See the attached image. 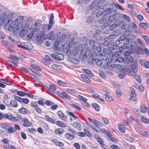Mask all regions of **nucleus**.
<instances>
[{
  "label": "nucleus",
  "mask_w": 149,
  "mask_h": 149,
  "mask_svg": "<svg viewBox=\"0 0 149 149\" xmlns=\"http://www.w3.org/2000/svg\"><path fill=\"white\" fill-rule=\"evenodd\" d=\"M21 120L24 122L23 125L24 127H29L32 125L31 123L26 118H21Z\"/></svg>",
  "instance_id": "nucleus-15"
},
{
  "label": "nucleus",
  "mask_w": 149,
  "mask_h": 149,
  "mask_svg": "<svg viewBox=\"0 0 149 149\" xmlns=\"http://www.w3.org/2000/svg\"><path fill=\"white\" fill-rule=\"evenodd\" d=\"M100 131L102 132L105 134H106L107 136L108 135H109L110 134L111 135V133L105 128H102L101 129Z\"/></svg>",
  "instance_id": "nucleus-45"
},
{
  "label": "nucleus",
  "mask_w": 149,
  "mask_h": 149,
  "mask_svg": "<svg viewBox=\"0 0 149 149\" xmlns=\"http://www.w3.org/2000/svg\"><path fill=\"white\" fill-rule=\"evenodd\" d=\"M45 119L47 121L53 124H54V120L48 115H46L44 116Z\"/></svg>",
  "instance_id": "nucleus-25"
},
{
  "label": "nucleus",
  "mask_w": 149,
  "mask_h": 149,
  "mask_svg": "<svg viewBox=\"0 0 149 149\" xmlns=\"http://www.w3.org/2000/svg\"><path fill=\"white\" fill-rule=\"evenodd\" d=\"M95 51H94V53H93L92 54L93 55H97L98 56L101 57V56H103V55L102 54H100L101 50L102 49L100 47H97L95 49Z\"/></svg>",
  "instance_id": "nucleus-13"
},
{
  "label": "nucleus",
  "mask_w": 149,
  "mask_h": 149,
  "mask_svg": "<svg viewBox=\"0 0 149 149\" xmlns=\"http://www.w3.org/2000/svg\"><path fill=\"white\" fill-rule=\"evenodd\" d=\"M131 68L133 72L135 73L138 70V65L137 64H134L131 66Z\"/></svg>",
  "instance_id": "nucleus-34"
},
{
  "label": "nucleus",
  "mask_w": 149,
  "mask_h": 149,
  "mask_svg": "<svg viewBox=\"0 0 149 149\" xmlns=\"http://www.w3.org/2000/svg\"><path fill=\"white\" fill-rule=\"evenodd\" d=\"M23 20V16H19L18 17L15 21V24L14 26L13 24L12 25H10V26L11 28H13L15 27L17 29V27L20 24H22V22Z\"/></svg>",
  "instance_id": "nucleus-11"
},
{
  "label": "nucleus",
  "mask_w": 149,
  "mask_h": 149,
  "mask_svg": "<svg viewBox=\"0 0 149 149\" xmlns=\"http://www.w3.org/2000/svg\"><path fill=\"white\" fill-rule=\"evenodd\" d=\"M70 106L73 108L76 109L80 111L81 109V108L79 106L77 105H76L74 104H71Z\"/></svg>",
  "instance_id": "nucleus-62"
},
{
  "label": "nucleus",
  "mask_w": 149,
  "mask_h": 149,
  "mask_svg": "<svg viewBox=\"0 0 149 149\" xmlns=\"http://www.w3.org/2000/svg\"><path fill=\"white\" fill-rule=\"evenodd\" d=\"M110 59H109L108 61H113L114 62H116L118 61L120 63H122L123 62H124V58L120 57H115L113 55V53L111 52L109 53Z\"/></svg>",
  "instance_id": "nucleus-7"
},
{
  "label": "nucleus",
  "mask_w": 149,
  "mask_h": 149,
  "mask_svg": "<svg viewBox=\"0 0 149 149\" xmlns=\"http://www.w3.org/2000/svg\"><path fill=\"white\" fill-rule=\"evenodd\" d=\"M6 17V13L5 12L3 13L1 15L0 19L2 22L5 19Z\"/></svg>",
  "instance_id": "nucleus-58"
},
{
  "label": "nucleus",
  "mask_w": 149,
  "mask_h": 149,
  "mask_svg": "<svg viewBox=\"0 0 149 149\" xmlns=\"http://www.w3.org/2000/svg\"><path fill=\"white\" fill-rule=\"evenodd\" d=\"M31 68L37 71H41V68L40 67L36 65L32 64L30 66Z\"/></svg>",
  "instance_id": "nucleus-24"
},
{
  "label": "nucleus",
  "mask_w": 149,
  "mask_h": 149,
  "mask_svg": "<svg viewBox=\"0 0 149 149\" xmlns=\"http://www.w3.org/2000/svg\"><path fill=\"white\" fill-rule=\"evenodd\" d=\"M127 39L126 36L124 34L123 35L120 37L119 39L117 40L116 41V43L117 45H119L121 43H124V42H125L127 40Z\"/></svg>",
  "instance_id": "nucleus-14"
},
{
  "label": "nucleus",
  "mask_w": 149,
  "mask_h": 149,
  "mask_svg": "<svg viewBox=\"0 0 149 149\" xmlns=\"http://www.w3.org/2000/svg\"><path fill=\"white\" fill-rule=\"evenodd\" d=\"M118 129L120 131L123 133L125 132V128L121 124H120L118 125Z\"/></svg>",
  "instance_id": "nucleus-37"
},
{
  "label": "nucleus",
  "mask_w": 149,
  "mask_h": 149,
  "mask_svg": "<svg viewBox=\"0 0 149 149\" xmlns=\"http://www.w3.org/2000/svg\"><path fill=\"white\" fill-rule=\"evenodd\" d=\"M147 110V108L144 106L141 107V111L143 113H145Z\"/></svg>",
  "instance_id": "nucleus-56"
},
{
  "label": "nucleus",
  "mask_w": 149,
  "mask_h": 149,
  "mask_svg": "<svg viewBox=\"0 0 149 149\" xmlns=\"http://www.w3.org/2000/svg\"><path fill=\"white\" fill-rule=\"evenodd\" d=\"M14 98L16 100L19 102H22V98L19 96H15L14 97Z\"/></svg>",
  "instance_id": "nucleus-57"
},
{
  "label": "nucleus",
  "mask_w": 149,
  "mask_h": 149,
  "mask_svg": "<svg viewBox=\"0 0 149 149\" xmlns=\"http://www.w3.org/2000/svg\"><path fill=\"white\" fill-rule=\"evenodd\" d=\"M95 63L97 65L100 66L102 63V62L101 60L96 58L95 60Z\"/></svg>",
  "instance_id": "nucleus-48"
},
{
  "label": "nucleus",
  "mask_w": 149,
  "mask_h": 149,
  "mask_svg": "<svg viewBox=\"0 0 149 149\" xmlns=\"http://www.w3.org/2000/svg\"><path fill=\"white\" fill-rule=\"evenodd\" d=\"M131 92L130 94V99H132L133 98L135 97L136 96V94L135 91V90L133 88H131Z\"/></svg>",
  "instance_id": "nucleus-28"
},
{
  "label": "nucleus",
  "mask_w": 149,
  "mask_h": 149,
  "mask_svg": "<svg viewBox=\"0 0 149 149\" xmlns=\"http://www.w3.org/2000/svg\"><path fill=\"white\" fill-rule=\"evenodd\" d=\"M141 122L144 123L149 124V119L145 118L142 116L141 118Z\"/></svg>",
  "instance_id": "nucleus-32"
},
{
  "label": "nucleus",
  "mask_w": 149,
  "mask_h": 149,
  "mask_svg": "<svg viewBox=\"0 0 149 149\" xmlns=\"http://www.w3.org/2000/svg\"><path fill=\"white\" fill-rule=\"evenodd\" d=\"M19 112L24 115H26L28 113V111L24 107H22L19 110Z\"/></svg>",
  "instance_id": "nucleus-29"
},
{
  "label": "nucleus",
  "mask_w": 149,
  "mask_h": 149,
  "mask_svg": "<svg viewBox=\"0 0 149 149\" xmlns=\"http://www.w3.org/2000/svg\"><path fill=\"white\" fill-rule=\"evenodd\" d=\"M97 2L95 1H93L90 6H88L87 9L88 10H91L93 9H95L96 10H97Z\"/></svg>",
  "instance_id": "nucleus-17"
},
{
  "label": "nucleus",
  "mask_w": 149,
  "mask_h": 149,
  "mask_svg": "<svg viewBox=\"0 0 149 149\" xmlns=\"http://www.w3.org/2000/svg\"><path fill=\"white\" fill-rule=\"evenodd\" d=\"M5 130H7L8 133H11L14 131L13 127L9 125H7Z\"/></svg>",
  "instance_id": "nucleus-26"
},
{
  "label": "nucleus",
  "mask_w": 149,
  "mask_h": 149,
  "mask_svg": "<svg viewBox=\"0 0 149 149\" xmlns=\"http://www.w3.org/2000/svg\"><path fill=\"white\" fill-rule=\"evenodd\" d=\"M29 24L28 22H25L24 24H20L17 27V29L19 32V35L22 37L25 36L28 32V30L30 31V29H29Z\"/></svg>",
  "instance_id": "nucleus-4"
},
{
  "label": "nucleus",
  "mask_w": 149,
  "mask_h": 149,
  "mask_svg": "<svg viewBox=\"0 0 149 149\" xmlns=\"http://www.w3.org/2000/svg\"><path fill=\"white\" fill-rule=\"evenodd\" d=\"M67 92L70 94L72 93H76V91L74 89H70L67 88L66 89Z\"/></svg>",
  "instance_id": "nucleus-55"
},
{
  "label": "nucleus",
  "mask_w": 149,
  "mask_h": 149,
  "mask_svg": "<svg viewBox=\"0 0 149 149\" xmlns=\"http://www.w3.org/2000/svg\"><path fill=\"white\" fill-rule=\"evenodd\" d=\"M122 23L118 21L114 22V24H112V26L115 28L120 26L121 24Z\"/></svg>",
  "instance_id": "nucleus-49"
},
{
  "label": "nucleus",
  "mask_w": 149,
  "mask_h": 149,
  "mask_svg": "<svg viewBox=\"0 0 149 149\" xmlns=\"http://www.w3.org/2000/svg\"><path fill=\"white\" fill-rule=\"evenodd\" d=\"M41 23L40 20L36 21L34 24H33L30 28V31L27 35V37L29 39L32 38L33 36L35 37L38 33L40 32V29L41 28Z\"/></svg>",
  "instance_id": "nucleus-2"
},
{
  "label": "nucleus",
  "mask_w": 149,
  "mask_h": 149,
  "mask_svg": "<svg viewBox=\"0 0 149 149\" xmlns=\"http://www.w3.org/2000/svg\"><path fill=\"white\" fill-rule=\"evenodd\" d=\"M130 121L132 123L133 122H135L136 123H138V121L137 120L135 119L131 115H130L129 117Z\"/></svg>",
  "instance_id": "nucleus-61"
},
{
  "label": "nucleus",
  "mask_w": 149,
  "mask_h": 149,
  "mask_svg": "<svg viewBox=\"0 0 149 149\" xmlns=\"http://www.w3.org/2000/svg\"><path fill=\"white\" fill-rule=\"evenodd\" d=\"M78 97L80 100L83 101L84 102H86L87 100V99H86L80 95H78Z\"/></svg>",
  "instance_id": "nucleus-59"
},
{
  "label": "nucleus",
  "mask_w": 149,
  "mask_h": 149,
  "mask_svg": "<svg viewBox=\"0 0 149 149\" xmlns=\"http://www.w3.org/2000/svg\"><path fill=\"white\" fill-rule=\"evenodd\" d=\"M67 43L65 44L63 50L66 52L67 54L69 56L71 55L72 54H77L79 55L80 57L82 56L84 58L86 57V52L85 49H84V46L82 44H79L78 47L73 49L71 47H70V44H68V45H66Z\"/></svg>",
  "instance_id": "nucleus-1"
},
{
  "label": "nucleus",
  "mask_w": 149,
  "mask_h": 149,
  "mask_svg": "<svg viewBox=\"0 0 149 149\" xmlns=\"http://www.w3.org/2000/svg\"><path fill=\"white\" fill-rule=\"evenodd\" d=\"M17 94L20 96L23 97L26 95L27 93L21 91H17Z\"/></svg>",
  "instance_id": "nucleus-43"
},
{
  "label": "nucleus",
  "mask_w": 149,
  "mask_h": 149,
  "mask_svg": "<svg viewBox=\"0 0 149 149\" xmlns=\"http://www.w3.org/2000/svg\"><path fill=\"white\" fill-rule=\"evenodd\" d=\"M45 58L43 60V61L44 63L46 65H49L50 64V62L52 61V59H51L49 56L47 55H46L45 56Z\"/></svg>",
  "instance_id": "nucleus-18"
},
{
  "label": "nucleus",
  "mask_w": 149,
  "mask_h": 149,
  "mask_svg": "<svg viewBox=\"0 0 149 149\" xmlns=\"http://www.w3.org/2000/svg\"><path fill=\"white\" fill-rule=\"evenodd\" d=\"M52 141L53 142L56 146L59 147H63L64 145L63 143L58 141L56 139H53Z\"/></svg>",
  "instance_id": "nucleus-23"
},
{
  "label": "nucleus",
  "mask_w": 149,
  "mask_h": 149,
  "mask_svg": "<svg viewBox=\"0 0 149 149\" xmlns=\"http://www.w3.org/2000/svg\"><path fill=\"white\" fill-rule=\"evenodd\" d=\"M11 59L14 61H17L19 60V57H16L13 55L12 56L10 57Z\"/></svg>",
  "instance_id": "nucleus-63"
},
{
  "label": "nucleus",
  "mask_w": 149,
  "mask_h": 149,
  "mask_svg": "<svg viewBox=\"0 0 149 149\" xmlns=\"http://www.w3.org/2000/svg\"><path fill=\"white\" fill-rule=\"evenodd\" d=\"M81 76L84 81L86 82L89 83L91 82V80L87 76L84 74H81Z\"/></svg>",
  "instance_id": "nucleus-21"
},
{
  "label": "nucleus",
  "mask_w": 149,
  "mask_h": 149,
  "mask_svg": "<svg viewBox=\"0 0 149 149\" xmlns=\"http://www.w3.org/2000/svg\"><path fill=\"white\" fill-rule=\"evenodd\" d=\"M122 17L126 21L130 22V17L127 15L125 14H123L122 15Z\"/></svg>",
  "instance_id": "nucleus-46"
},
{
  "label": "nucleus",
  "mask_w": 149,
  "mask_h": 149,
  "mask_svg": "<svg viewBox=\"0 0 149 149\" xmlns=\"http://www.w3.org/2000/svg\"><path fill=\"white\" fill-rule=\"evenodd\" d=\"M56 124V125L60 127H64L65 125V124L63 122L60 121H54V124Z\"/></svg>",
  "instance_id": "nucleus-27"
},
{
  "label": "nucleus",
  "mask_w": 149,
  "mask_h": 149,
  "mask_svg": "<svg viewBox=\"0 0 149 149\" xmlns=\"http://www.w3.org/2000/svg\"><path fill=\"white\" fill-rule=\"evenodd\" d=\"M140 26L144 29L148 28L149 27L148 25V24L143 22L140 23Z\"/></svg>",
  "instance_id": "nucleus-41"
},
{
  "label": "nucleus",
  "mask_w": 149,
  "mask_h": 149,
  "mask_svg": "<svg viewBox=\"0 0 149 149\" xmlns=\"http://www.w3.org/2000/svg\"><path fill=\"white\" fill-rule=\"evenodd\" d=\"M68 60L71 62L75 64H77L79 63V61L78 59H75L69 57L68 58Z\"/></svg>",
  "instance_id": "nucleus-31"
},
{
  "label": "nucleus",
  "mask_w": 149,
  "mask_h": 149,
  "mask_svg": "<svg viewBox=\"0 0 149 149\" xmlns=\"http://www.w3.org/2000/svg\"><path fill=\"white\" fill-rule=\"evenodd\" d=\"M59 118L64 121H66L67 120V116L64 115L61 110L57 112Z\"/></svg>",
  "instance_id": "nucleus-16"
},
{
  "label": "nucleus",
  "mask_w": 149,
  "mask_h": 149,
  "mask_svg": "<svg viewBox=\"0 0 149 149\" xmlns=\"http://www.w3.org/2000/svg\"><path fill=\"white\" fill-rule=\"evenodd\" d=\"M65 136L66 139L70 140H72L74 138V135L73 134L67 132L65 134Z\"/></svg>",
  "instance_id": "nucleus-22"
},
{
  "label": "nucleus",
  "mask_w": 149,
  "mask_h": 149,
  "mask_svg": "<svg viewBox=\"0 0 149 149\" xmlns=\"http://www.w3.org/2000/svg\"><path fill=\"white\" fill-rule=\"evenodd\" d=\"M88 119L89 121L90 125L91 128L93 130H95L96 132H97V131L93 126V124L96 125V127H98V126H102L103 125V124L102 123L97 120L94 119H92L90 117L88 118Z\"/></svg>",
  "instance_id": "nucleus-8"
},
{
  "label": "nucleus",
  "mask_w": 149,
  "mask_h": 149,
  "mask_svg": "<svg viewBox=\"0 0 149 149\" xmlns=\"http://www.w3.org/2000/svg\"><path fill=\"white\" fill-rule=\"evenodd\" d=\"M7 64L10 66L13 67H15L17 66L16 63L9 61H7Z\"/></svg>",
  "instance_id": "nucleus-40"
},
{
  "label": "nucleus",
  "mask_w": 149,
  "mask_h": 149,
  "mask_svg": "<svg viewBox=\"0 0 149 149\" xmlns=\"http://www.w3.org/2000/svg\"><path fill=\"white\" fill-rule=\"evenodd\" d=\"M140 134L146 137L148 135V132L147 131H141L140 132Z\"/></svg>",
  "instance_id": "nucleus-54"
},
{
  "label": "nucleus",
  "mask_w": 149,
  "mask_h": 149,
  "mask_svg": "<svg viewBox=\"0 0 149 149\" xmlns=\"http://www.w3.org/2000/svg\"><path fill=\"white\" fill-rule=\"evenodd\" d=\"M68 131H69L71 133H72V134H73L74 135L77 134V132L75 130H74L73 129L71 128H68L67 129Z\"/></svg>",
  "instance_id": "nucleus-53"
},
{
  "label": "nucleus",
  "mask_w": 149,
  "mask_h": 149,
  "mask_svg": "<svg viewBox=\"0 0 149 149\" xmlns=\"http://www.w3.org/2000/svg\"><path fill=\"white\" fill-rule=\"evenodd\" d=\"M133 61V58L131 56H129L125 57L124 59V62L125 64H128L130 62H132Z\"/></svg>",
  "instance_id": "nucleus-19"
},
{
  "label": "nucleus",
  "mask_w": 149,
  "mask_h": 149,
  "mask_svg": "<svg viewBox=\"0 0 149 149\" xmlns=\"http://www.w3.org/2000/svg\"><path fill=\"white\" fill-rule=\"evenodd\" d=\"M95 41L93 40H91L89 41V45L90 46H92V50H95V49L96 48V46H95Z\"/></svg>",
  "instance_id": "nucleus-36"
},
{
  "label": "nucleus",
  "mask_w": 149,
  "mask_h": 149,
  "mask_svg": "<svg viewBox=\"0 0 149 149\" xmlns=\"http://www.w3.org/2000/svg\"><path fill=\"white\" fill-rule=\"evenodd\" d=\"M103 56H101L102 57V59L103 60H107L108 59V50L107 49L104 48L103 49Z\"/></svg>",
  "instance_id": "nucleus-20"
},
{
  "label": "nucleus",
  "mask_w": 149,
  "mask_h": 149,
  "mask_svg": "<svg viewBox=\"0 0 149 149\" xmlns=\"http://www.w3.org/2000/svg\"><path fill=\"white\" fill-rule=\"evenodd\" d=\"M83 71L88 76L91 77L93 76V74L89 70L87 69L84 68L83 69Z\"/></svg>",
  "instance_id": "nucleus-30"
},
{
  "label": "nucleus",
  "mask_w": 149,
  "mask_h": 149,
  "mask_svg": "<svg viewBox=\"0 0 149 149\" xmlns=\"http://www.w3.org/2000/svg\"><path fill=\"white\" fill-rule=\"evenodd\" d=\"M123 43L124 44L122 45L121 47L122 48L124 49H128L129 48V43L127 42V41H126L125 42H124Z\"/></svg>",
  "instance_id": "nucleus-39"
},
{
  "label": "nucleus",
  "mask_w": 149,
  "mask_h": 149,
  "mask_svg": "<svg viewBox=\"0 0 149 149\" xmlns=\"http://www.w3.org/2000/svg\"><path fill=\"white\" fill-rule=\"evenodd\" d=\"M105 98L107 100L110 101L112 100V97L109 95V93L107 92H106L104 94Z\"/></svg>",
  "instance_id": "nucleus-38"
},
{
  "label": "nucleus",
  "mask_w": 149,
  "mask_h": 149,
  "mask_svg": "<svg viewBox=\"0 0 149 149\" xmlns=\"http://www.w3.org/2000/svg\"><path fill=\"white\" fill-rule=\"evenodd\" d=\"M2 141L3 143V146L4 147H7V146H8L9 145L8 144L9 141L7 139H3L2 140Z\"/></svg>",
  "instance_id": "nucleus-35"
},
{
  "label": "nucleus",
  "mask_w": 149,
  "mask_h": 149,
  "mask_svg": "<svg viewBox=\"0 0 149 149\" xmlns=\"http://www.w3.org/2000/svg\"><path fill=\"white\" fill-rule=\"evenodd\" d=\"M118 18H115L113 16H108L104 15L102 19L98 20V22L100 24H104V26H108L112 22Z\"/></svg>",
  "instance_id": "nucleus-5"
},
{
  "label": "nucleus",
  "mask_w": 149,
  "mask_h": 149,
  "mask_svg": "<svg viewBox=\"0 0 149 149\" xmlns=\"http://www.w3.org/2000/svg\"><path fill=\"white\" fill-rule=\"evenodd\" d=\"M55 132L57 134H61L63 132V130L61 128L56 129L55 130Z\"/></svg>",
  "instance_id": "nucleus-50"
},
{
  "label": "nucleus",
  "mask_w": 149,
  "mask_h": 149,
  "mask_svg": "<svg viewBox=\"0 0 149 149\" xmlns=\"http://www.w3.org/2000/svg\"><path fill=\"white\" fill-rule=\"evenodd\" d=\"M104 12L103 10H100L96 13V16L97 17H99L102 15Z\"/></svg>",
  "instance_id": "nucleus-52"
},
{
  "label": "nucleus",
  "mask_w": 149,
  "mask_h": 149,
  "mask_svg": "<svg viewBox=\"0 0 149 149\" xmlns=\"http://www.w3.org/2000/svg\"><path fill=\"white\" fill-rule=\"evenodd\" d=\"M92 107L95 109V110L97 111H99L100 110V108L98 104L96 103H93L92 104Z\"/></svg>",
  "instance_id": "nucleus-42"
},
{
  "label": "nucleus",
  "mask_w": 149,
  "mask_h": 149,
  "mask_svg": "<svg viewBox=\"0 0 149 149\" xmlns=\"http://www.w3.org/2000/svg\"><path fill=\"white\" fill-rule=\"evenodd\" d=\"M104 13L106 14H109L110 13L111 14V16L115 18H118L120 16V14L117 13L116 11L111 8H108L104 10Z\"/></svg>",
  "instance_id": "nucleus-9"
},
{
  "label": "nucleus",
  "mask_w": 149,
  "mask_h": 149,
  "mask_svg": "<svg viewBox=\"0 0 149 149\" xmlns=\"http://www.w3.org/2000/svg\"><path fill=\"white\" fill-rule=\"evenodd\" d=\"M57 94L61 97L63 99H66L68 100L71 99L70 95L65 92L63 91L61 93L58 92Z\"/></svg>",
  "instance_id": "nucleus-12"
},
{
  "label": "nucleus",
  "mask_w": 149,
  "mask_h": 149,
  "mask_svg": "<svg viewBox=\"0 0 149 149\" xmlns=\"http://www.w3.org/2000/svg\"><path fill=\"white\" fill-rule=\"evenodd\" d=\"M112 135V134L111 133V135H108L107 136L109 139L111 141L113 142H116L117 140L116 139L113 138L111 137Z\"/></svg>",
  "instance_id": "nucleus-44"
},
{
  "label": "nucleus",
  "mask_w": 149,
  "mask_h": 149,
  "mask_svg": "<svg viewBox=\"0 0 149 149\" xmlns=\"http://www.w3.org/2000/svg\"><path fill=\"white\" fill-rule=\"evenodd\" d=\"M127 38V40H126L127 43H129L130 42L134 40L135 37V36L133 34L130 35Z\"/></svg>",
  "instance_id": "nucleus-33"
},
{
  "label": "nucleus",
  "mask_w": 149,
  "mask_h": 149,
  "mask_svg": "<svg viewBox=\"0 0 149 149\" xmlns=\"http://www.w3.org/2000/svg\"><path fill=\"white\" fill-rule=\"evenodd\" d=\"M52 25H49L48 24L44 25L42 29L41 28L40 30H42L41 31L40 30V32L38 33L35 39L37 41L40 43H42L45 39V38L43 34L44 32L47 30H49L52 27Z\"/></svg>",
  "instance_id": "nucleus-3"
},
{
  "label": "nucleus",
  "mask_w": 149,
  "mask_h": 149,
  "mask_svg": "<svg viewBox=\"0 0 149 149\" xmlns=\"http://www.w3.org/2000/svg\"><path fill=\"white\" fill-rule=\"evenodd\" d=\"M66 113L68 115H70L74 118L76 119L77 118V117L75 116L72 112L69 111H66Z\"/></svg>",
  "instance_id": "nucleus-51"
},
{
  "label": "nucleus",
  "mask_w": 149,
  "mask_h": 149,
  "mask_svg": "<svg viewBox=\"0 0 149 149\" xmlns=\"http://www.w3.org/2000/svg\"><path fill=\"white\" fill-rule=\"evenodd\" d=\"M50 56L52 58L56 61H60L63 60L64 58V56L61 54L55 53L54 54H51Z\"/></svg>",
  "instance_id": "nucleus-10"
},
{
  "label": "nucleus",
  "mask_w": 149,
  "mask_h": 149,
  "mask_svg": "<svg viewBox=\"0 0 149 149\" xmlns=\"http://www.w3.org/2000/svg\"><path fill=\"white\" fill-rule=\"evenodd\" d=\"M57 83L58 84L61 86H65L66 85V84L65 82L61 80H59L58 81Z\"/></svg>",
  "instance_id": "nucleus-64"
},
{
  "label": "nucleus",
  "mask_w": 149,
  "mask_h": 149,
  "mask_svg": "<svg viewBox=\"0 0 149 149\" xmlns=\"http://www.w3.org/2000/svg\"><path fill=\"white\" fill-rule=\"evenodd\" d=\"M54 18V15L53 13H52L51 14L50 17V18L49 20V23L50 24H52L54 23L53 22V19Z\"/></svg>",
  "instance_id": "nucleus-60"
},
{
  "label": "nucleus",
  "mask_w": 149,
  "mask_h": 149,
  "mask_svg": "<svg viewBox=\"0 0 149 149\" xmlns=\"http://www.w3.org/2000/svg\"><path fill=\"white\" fill-rule=\"evenodd\" d=\"M10 105L13 107H16L17 106V102L15 100L11 101L10 102Z\"/></svg>",
  "instance_id": "nucleus-47"
},
{
  "label": "nucleus",
  "mask_w": 149,
  "mask_h": 149,
  "mask_svg": "<svg viewBox=\"0 0 149 149\" xmlns=\"http://www.w3.org/2000/svg\"><path fill=\"white\" fill-rule=\"evenodd\" d=\"M8 119L11 121L15 122L19 120L15 116H13L10 113L3 114L0 113V119Z\"/></svg>",
  "instance_id": "nucleus-6"
}]
</instances>
